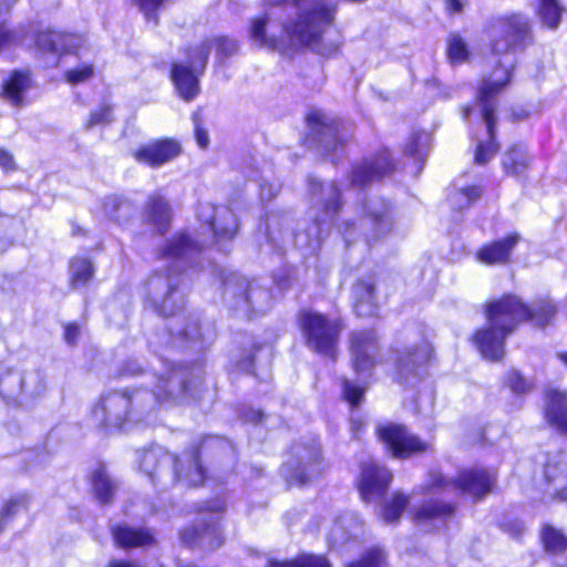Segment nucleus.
I'll use <instances>...</instances> for the list:
<instances>
[{
    "mask_svg": "<svg viewBox=\"0 0 567 567\" xmlns=\"http://www.w3.org/2000/svg\"><path fill=\"white\" fill-rule=\"evenodd\" d=\"M270 4L291 3L295 18L278 22L271 12L252 19L249 29L251 41L258 47L280 50L287 45H306L322 55L337 48L326 50L320 40L334 19L333 0H267Z\"/></svg>",
    "mask_w": 567,
    "mask_h": 567,
    "instance_id": "nucleus-1",
    "label": "nucleus"
},
{
    "mask_svg": "<svg viewBox=\"0 0 567 567\" xmlns=\"http://www.w3.org/2000/svg\"><path fill=\"white\" fill-rule=\"evenodd\" d=\"M491 50L494 55H505L506 61H498L492 74L483 81L480 89L478 101L481 113L486 124L488 138L487 143L480 142L476 146L474 161L483 165L487 163L498 150L495 143L494 94L502 91L511 80L515 61L509 55L523 50L532 42L529 20L520 13L496 19L488 29Z\"/></svg>",
    "mask_w": 567,
    "mask_h": 567,
    "instance_id": "nucleus-2",
    "label": "nucleus"
},
{
    "mask_svg": "<svg viewBox=\"0 0 567 567\" xmlns=\"http://www.w3.org/2000/svg\"><path fill=\"white\" fill-rule=\"evenodd\" d=\"M189 371L178 368L155 375L157 383L152 390L134 389L104 394L92 410V420L99 427L120 429L126 421L140 422L159 403L181 402L188 393Z\"/></svg>",
    "mask_w": 567,
    "mask_h": 567,
    "instance_id": "nucleus-3",
    "label": "nucleus"
},
{
    "mask_svg": "<svg viewBox=\"0 0 567 567\" xmlns=\"http://www.w3.org/2000/svg\"><path fill=\"white\" fill-rule=\"evenodd\" d=\"M555 313L556 308L548 301L530 308L516 296H504L487 306V324L476 332L475 344L485 359L499 361L504 357L505 339L520 322L532 320L544 326Z\"/></svg>",
    "mask_w": 567,
    "mask_h": 567,
    "instance_id": "nucleus-4",
    "label": "nucleus"
},
{
    "mask_svg": "<svg viewBox=\"0 0 567 567\" xmlns=\"http://www.w3.org/2000/svg\"><path fill=\"white\" fill-rule=\"evenodd\" d=\"M204 243L186 233L174 236L163 248L162 257L173 264L165 269L154 271L145 284L146 300L161 316H175L185 305L182 289L181 264L192 262L203 250Z\"/></svg>",
    "mask_w": 567,
    "mask_h": 567,
    "instance_id": "nucleus-5",
    "label": "nucleus"
},
{
    "mask_svg": "<svg viewBox=\"0 0 567 567\" xmlns=\"http://www.w3.org/2000/svg\"><path fill=\"white\" fill-rule=\"evenodd\" d=\"M310 209L312 223L295 234V246L309 254L316 252L328 235L341 207V192L333 181L321 182L309 177Z\"/></svg>",
    "mask_w": 567,
    "mask_h": 567,
    "instance_id": "nucleus-6",
    "label": "nucleus"
},
{
    "mask_svg": "<svg viewBox=\"0 0 567 567\" xmlns=\"http://www.w3.org/2000/svg\"><path fill=\"white\" fill-rule=\"evenodd\" d=\"M186 458L189 471L182 474L178 468V458L164 447L156 445L142 453L140 467L150 477L153 484L162 488H168L179 481H185L189 486H197L202 484L205 478L197 451L188 453Z\"/></svg>",
    "mask_w": 567,
    "mask_h": 567,
    "instance_id": "nucleus-7",
    "label": "nucleus"
},
{
    "mask_svg": "<svg viewBox=\"0 0 567 567\" xmlns=\"http://www.w3.org/2000/svg\"><path fill=\"white\" fill-rule=\"evenodd\" d=\"M226 509L223 499L216 498L204 503L196 523L181 532V540L188 546H199L214 550L224 542L219 519Z\"/></svg>",
    "mask_w": 567,
    "mask_h": 567,
    "instance_id": "nucleus-8",
    "label": "nucleus"
},
{
    "mask_svg": "<svg viewBox=\"0 0 567 567\" xmlns=\"http://www.w3.org/2000/svg\"><path fill=\"white\" fill-rule=\"evenodd\" d=\"M298 322L308 348L331 358L334 355L342 331L339 319L319 312L302 311Z\"/></svg>",
    "mask_w": 567,
    "mask_h": 567,
    "instance_id": "nucleus-9",
    "label": "nucleus"
},
{
    "mask_svg": "<svg viewBox=\"0 0 567 567\" xmlns=\"http://www.w3.org/2000/svg\"><path fill=\"white\" fill-rule=\"evenodd\" d=\"M224 300L230 308L249 316L265 312L270 306L271 295L257 281L231 275L224 282Z\"/></svg>",
    "mask_w": 567,
    "mask_h": 567,
    "instance_id": "nucleus-10",
    "label": "nucleus"
},
{
    "mask_svg": "<svg viewBox=\"0 0 567 567\" xmlns=\"http://www.w3.org/2000/svg\"><path fill=\"white\" fill-rule=\"evenodd\" d=\"M212 50L210 42H202L187 50V61L174 63L171 78L178 95L186 102L193 101L200 91L196 72H203L206 68Z\"/></svg>",
    "mask_w": 567,
    "mask_h": 567,
    "instance_id": "nucleus-11",
    "label": "nucleus"
},
{
    "mask_svg": "<svg viewBox=\"0 0 567 567\" xmlns=\"http://www.w3.org/2000/svg\"><path fill=\"white\" fill-rule=\"evenodd\" d=\"M281 471L289 484L302 485L317 478L323 471L318 441L293 444Z\"/></svg>",
    "mask_w": 567,
    "mask_h": 567,
    "instance_id": "nucleus-12",
    "label": "nucleus"
},
{
    "mask_svg": "<svg viewBox=\"0 0 567 567\" xmlns=\"http://www.w3.org/2000/svg\"><path fill=\"white\" fill-rule=\"evenodd\" d=\"M307 121L310 128L309 143L324 155L337 153L350 137L343 123L322 112L310 113Z\"/></svg>",
    "mask_w": 567,
    "mask_h": 567,
    "instance_id": "nucleus-13",
    "label": "nucleus"
},
{
    "mask_svg": "<svg viewBox=\"0 0 567 567\" xmlns=\"http://www.w3.org/2000/svg\"><path fill=\"white\" fill-rule=\"evenodd\" d=\"M495 483V474L487 470H465L456 480H449L440 473L431 475L429 492L457 489L471 497L478 499L492 492Z\"/></svg>",
    "mask_w": 567,
    "mask_h": 567,
    "instance_id": "nucleus-14",
    "label": "nucleus"
},
{
    "mask_svg": "<svg viewBox=\"0 0 567 567\" xmlns=\"http://www.w3.org/2000/svg\"><path fill=\"white\" fill-rule=\"evenodd\" d=\"M350 353L358 374L370 371L380 361V344L374 330H358L350 334Z\"/></svg>",
    "mask_w": 567,
    "mask_h": 567,
    "instance_id": "nucleus-15",
    "label": "nucleus"
},
{
    "mask_svg": "<svg viewBox=\"0 0 567 567\" xmlns=\"http://www.w3.org/2000/svg\"><path fill=\"white\" fill-rule=\"evenodd\" d=\"M197 217L214 233L217 240L231 239L238 230L237 218L227 206L217 207L210 203H199Z\"/></svg>",
    "mask_w": 567,
    "mask_h": 567,
    "instance_id": "nucleus-16",
    "label": "nucleus"
},
{
    "mask_svg": "<svg viewBox=\"0 0 567 567\" xmlns=\"http://www.w3.org/2000/svg\"><path fill=\"white\" fill-rule=\"evenodd\" d=\"M378 434L392 455L399 458L426 451L429 446L421 442L419 437L410 434L404 426L398 424L380 425Z\"/></svg>",
    "mask_w": 567,
    "mask_h": 567,
    "instance_id": "nucleus-17",
    "label": "nucleus"
},
{
    "mask_svg": "<svg viewBox=\"0 0 567 567\" xmlns=\"http://www.w3.org/2000/svg\"><path fill=\"white\" fill-rule=\"evenodd\" d=\"M391 480V472L377 461L363 462L359 483L362 499L371 502L381 497L389 488Z\"/></svg>",
    "mask_w": 567,
    "mask_h": 567,
    "instance_id": "nucleus-18",
    "label": "nucleus"
},
{
    "mask_svg": "<svg viewBox=\"0 0 567 567\" xmlns=\"http://www.w3.org/2000/svg\"><path fill=\"white\" fill-rule=\"evenodd\" d=\"M182 152V146L174 138H159L141 145L134 152V158L151 167H161L175 159Z\"/></svg>",
    "mask_w": 567,
    "mask_h": 567,
    "instance_id": "nucleus-19",
    "label": "nucleus"
},
{
    "mask_svg": "<svg viewBox=\"0 0 567 567\" xmlns=\"http://www.w3.org/2000/svg\"><path fill=\"white\" fill-rule=\"evenodd\" d=\"M365 216L360 219V228L365 234L367 244L388 234L392 227L390 217V205L383 199H375L363 207Z\"/></svg>",
    "mask_w": 567,
    "mask_h": 567,
    "instance_id": "nucleus-20",
    "label": "nucleus"
},
{
    "mask_svg": "<svg viewBox=\"0 0 567 567\" xmlns=\"http://www.w3.org/2000/svg\"><path fill=\"white\" fill-rule=\"evenodd\" d=\"M454 507L450 504L430 501L412 511L414 524L424 532L441 529L453 516Z\"/></svg>",
    "mask_w": 567,
    "mask_h": 567,
    "instance_id": "nucleus-21",
    "label": "nucleus"
},
{
    "mask_svg": "<svg viewBox=\"0 0 567 567\" xmlns=\"http://www.w3.org/2000/svg\"><path fill=\"white\" fill-rule=\"evenodd\" d=\"M393 169L394 164L390 159L389 152L384 150L374 157L364 159L361 164L353 167L351 184L357 187H363L389 175Z\"/></svg>",
    "mask_w": 567,
    "mask_h": 567,
    "instance_id": "nucleus-22",
    "label": "nucleus"
},
{
    "mask_svg": "<svg viewBox=\"0 0 567 567\" xmlns=\"http://www.w3.org/2000/svg\"><path fill=\"white\" fill-rule=\"evenodd\" d=\"M430 357L431 349L427 343L419 346L413 351L404 352L396 363L400 381L414 385L422 378L423 367Z\"/></svg>",
    "mask_w": 567,
    "mask_h": 567,
    "instance_id": "nucleus-23",
    "label": "nucleus"
},
{
    "mask_svg": "<svg viewBox=\"0 0 567 567\" xmlns=\"http://www.w3.org/2000/svg\"><path fill=\"white\" fill-rule=\"evenodd\" d=\"M545 419L560 434L567 435V393L549 390L545 395Z\"/></svg>",
    "mask_w": 567,
    "mask_h": 567,
    "instance_id": "nucleus-24",
    "label": "nucleus"
},
{
    "mask_svg": "<svg viewBox=\"0 0 567 567\" xmlns=\"http://www.w3.org/2000/svg\"><path fill=\"white\" fill-rule=\"evenodd\" d=\"M144 220L159 234L166 233L169 228L171 209L161 195L154 194L148 197L144 208Z\"/></svg>",
    "mask_w": 567,
    "mask_h": 567,
    "instance_id": "nucleus-25",
    "label": "nucleus"
},
{
    "mask_svg": "<svg viewBox=\"0 0 567 567\" xmlns=\"http://www.w3.org/2000/svg\"><path fill=\"white\" fill-rule=\"evenodd\" d=\"M518 240L519 236L517 234L509 235L503 240H496L481 248L477 251V258L481 262L486 265L507 262Z\"/></svg>",
    "mask_w": 567,
    "mask_h": 567,
    "instance_id": "nucleus-26",
    "label": "nucleus"
},
{
    "mask_svg": "<svg viewBox=\"0 0 567 567\" xmlns=\"http://www.w3.org/2000/svg\"><path fill=\"white\" fill-rule=\"evenodd\" d=\"M115 543L123 548L148 547L155 544L154 534L146 528H132L120 525L113 528Z\"/></svg>",
    "mask_w": 567,
    "mask_h": 567,
    "instance_id": "nucleus-27",
    "label": "nucleus"
},
{
    "mask_svg": "<svg viewBox=\"0 0 567 567\" xmlns=\"http://www.w3.org/2000/svg\"><path fill=\"white\" fill-rule=\"evenodd\" d=\"M354 310L360 317L373 316L377 311L374 281L360 279L352 287Z\"/></svg>",
    "mask_w": 567,
    "mask_h": 567,
    "instance_id": "nucleus-28",
    "label": "nucleus"
},
{
    "mask_svg": "<svg viewBox=\"0 0 567 567\" xmlns=\"http://www.w3.org/2000/svg\"><path fill=\"white\" fill-rule=\"evenodd\" d=\"M118 484L107 473L105 466L101 465L91 474V489L100 504L113 502Z\"/></svg>",
    "mask_w": 567,
    "mask_h": 567,
    "instance_id": "nucleus-29",
    "label": "nucleus"
},
{
    "mask_svg": "<svg viewBox=\"0 0 567 567\" xmlns=\"http://www.w3.org/2000/svg\"><path fill=\"white\" fill-rule=\"evenodd\" d=\"M362 532V523L353 513L341 515L331 528L330 538L333 544L346 543L351 537H358Z\"/></svg>",
    "mask_w": 567,
    "mask_h": 567,
    "instance_id": "nucleus-30",
    "label": "nucleus"
},
{
    "mask_svg": "<svg viewBox=\"0 0 567 567\" xmlns=\"http://www.w3.org/2000/svg\"><path fill=\"white\" fill-rule=\"evenodd\" d=\"M0 398L7 403L19 405L24 402L20 371L6 370L0 373Z\"/></svg>",
    "mask_w": 567,
    "mask_h": 567,
    "instance_id": "nucleus-31",
    "label": "nucleus"
},
{
    "mask_svg": "<svg viewBox=\"0 0 567 567\" xmlns=\"http://www.w3.org/2000/svg\"><path fill=\"white\" fill-rule=\"evenodd\" d=\"M502 166L507 175L519 176L529 166V156L526 147L515 144L502 157Z\"/></svg>",
    "mask_w": 567,
    "mask_h": 567,
    "instance_id": "nucleus-32",
    "label": "nucleus"
},
{
    "mask_svg": "<svg viewBox=\"0 0 567 567\" xmlns=\"http://www.w3.org/2000/svg\"><path fill=\"white\" fill-rule=\"evenodd\" d=\"M30 87V78L25 72H13L3 83V95L12 105L19 106L23 102V95Z\"/></svg>",
    "mask_w": 567,
    "mask_h": 567,
    "instance_id": "nucleus-33",
    "label": "nucleus"
},
{
    "mask_svg": "<svg viewBox=\"0 0 567 567\" xmlns=\"http://www.w3.org/2000/svg\"><path fill=\"white\" fill-rule=\"evenodd\" d=\"M65 40H76L79 43L82 41L74 33L47 30L37 35L35 44L42 51L62 53V49L69 47Z\"/></svg>",
    "mask_w": 567,
    "mask_h": 567,
    "instance_id": "nucleus-34",
    "label": "nucleus"
},
{
    "mask_svg": "<svg viewBox=\"0 0 567 567\" xmlns=\"http://www.w3.org/2000/svg\"><path fill=\"white\" fill-rule=\"evenodd\" d=\"M409 504L410 496L396 491L389 499L384 501L380 511V518L386 524H396Z\"/></svg>",
    "mask_w": 567,
    "mask_h": 567,
    "instance_id": "nucleus-35",
    "label": "nucleus"
},
{
    "mask_svg": "<svg viewBox=\"0 0 567 567\" xmlns=\"http://www.w3.org/2000/svg\"><path fill=\"white\" fill-rule=\"evenodd\" d=\"M545 477V495H548L549 489H555L567 484V462L559 457V460L548 461L544 470Z\"/></svg>",
    "mask_w": 567,
    "mask_h": 567,
    "instance_id": "nucleus-36",
    "label": "nucleus"
},
{
    "mask_svg": "<svg viewBox=\"0 0 567 567\" xmlns=\"http://www.w3.org/2000/svg\"><path fill=\"white\" fill-rule=\"evenodd\" d=\"M105 215L117 221L118 224L126 223L133 215L134 208L132 204L117 196L106 197L103 204Z\"/></svg>",
    "mask_w": 567,
    "mask_h": 567,
    "instance_id": "nucleus-37",
    "label": "nucleus"
},
{
    "mask_svg": "<svg viewBox=\"0 0 567 567\" xmlns=\"http://www.w3.org/2000/svg\"><path fill=\"white\" fill-rule=\"evenodd\" d=\"M20 379L24 401L42 394L45 390L44 378L40 370L20 372Z\"/></svg>",
    "mask_w": 567,
    "mask_h": 567,
    "instance_id": "nucleus-38",
    "label": "nucleus"
},
{
    "mask_svg": "<svg viewBox=\"0 0 567 567\" xmlns=\"http://www.w3.org/2000/svg\"><path fill=\"white\" fill-rule=\"evenodd\" d=\"M537 2V14L544 25L556 29L561 19L563 7L558 0H535Z\"/></svg>",
    "mask_w": 567,
    "mask_h": 567,
    "instance_id": "nucleus-39",
    "label": "nucleus"
},
{
    "mask_svg": "<svg viewBox=\"0 0 567 567\" xmlns=\"http://www.w3.org/2000/svg\"><path fill=\"white\" fill-rule=\"evenodd\" d=\"M71 284L74 288L85 286L93 277L94 269L87 258H74L70 262Z\"/></svg>",
    "mask_w": 567,
    "mask_h": 567,
    "instance_id": "nucleus-40",
    "label": "nucleus"
},
{
    "mask_svg": "<svg viewBox=\"0 0 567 567\" xmlns=\"http://www.w3.org/2000/svg\"><path fill=\"white\" fill-rule=\"evenodd\" d=\"M482 195V189L478 186L462 187L450 194L449 199L451 205L456 209H464L470 207Z\"/></svg>",
    "mask_w": 567,
    "mask_h": 567,
    "instance_id": "nucleus-41",
    "label": "nucleus"
},
{
    "mask_svg": "<svg viewBox=\"0 0 567 567\" xmlns=\"http://www.w3.org/2000/svg\"><path fill=\"white\" fill-rule=\"evenodd\" d=\"M269 567H331L321 555L303 554L290 561H270Z\"/></svg>",
    "mask_w": 567,
    "mask_h": 567,
    "instance_id": "nucleus-42",
    "label": "nucleus"
},
{
    "mask_svg": "<svg viewBox=\"0 0 567 567\" xmlns=\"http://www.w3.org/2000/svg\"><path fill=\"white\" fill-rule=\"evenodd\" d=\"M23 228L21 219L13 216L0 215V240L13 243L23 231Z\"/></svg>",
    "mask_w": 567,
    "mask_h": 567,
    "instance_id": "nucleus-43",
    "label": "nucleus"
},
{
    "mask_svg": "<svg viewBox=\"0 0 567 567\" xmlns=\"http://www.w3.org/2000/svg\"><path fill=\"white\" fill-rule=\"evenodd\" d=\"M543 542L547 551L561 554L567 548V538L557 529L547 526L543 530Z\"/></svg>",
    "mask_w": 567,
    "mask_h": 567,
    "instance_id": "nucleus-44",
    "label": "nucleus"
},
{
    "mask_svg": "<svg viewBox=\"0 0 567 567\" xmlns=\"http://www.w3.org/2000/svg\"><path fill=\"white\" fill-rule=\"evenodd\" d=\"M95 74V66L93 63L83 62L74 68L65 71L64 80L72 84H81L91 80Z\"/></svg>",
    "mask_w": 567,
    "mask_h": 567,
    "instance_id": "nucleus-45",
    "label": "nucleus"
},
{
    "mask_svg": "<svg viewBox=\"0 0 567 567\" xmlns=\"http://www.w3.org/2000/svg\"><path fill=\"white\" fill-rule=\"evenodd\" d=\"M505 384L516 394H526L534 389L532 379L524 377L518 370L512 369L505 377Z\"/></svg>",
    "mask_w": 567,
    "mask_h": 567,
    "instance_id": "nucleus-46",
    "label": "nucleus"
},
{
    "mask_svg": "<svg viewBox=\"0 0 567 567\" xmlns=\"http://www.w3.org/2000/svg\"><path fill=\"white\" fill-rule=\"evenodd\" d=\"M430 143V136L426 133H415L404 147V153L417 161H424Z\"/></svg>",
    "mask_w": 567,
    "mask_h": 567,
    "instance_id": "nucleus-47",
    "label": "nucleus"
},
{
    "mask_svg": "<svg viewBox=\"0 0 567 567\" xmlns=\"http://www.w3.org/2000/svg\"><path fill=\"white\" fill-rule=\"evenodd\" d=\"M202 339H204V337L200 332L199 321L195 318H189L187 320L186 327H184L182 330H178L176 337L172 336V342L174 346H181L178 343L179 341L197 343Z\"/></svg>",
    "mask_w": 567,
    "mask_h": 567,
    "instance_id": "nucleus-48",
    "label": "nucleus"
},
{
    "mask_svg": "<svg viewBox=\"0 0 567 567\" xmlns=\"http://www.w3.org/2000/svg\"><path fill=\"white\" fill-rule=\"evenodd\" d=\"M347 567H386V554L382 548L373 547L360 560L352 561Z\"/></svg>",
    "mask_w": 567,
    "mask_h": 567,
    "instance_id": "nucleus-49",
    "label": "nucleus"
},
{
    "mask_svg": "<svg viewBox=\"0 0 567 567\" xmlns=\"http://www.w3.org/2000/svg\"><path fill=\"white\" fill-rule=\"evenodd\" d=\"M447 55L452 63H463L468 58L467 44L458 34H451L447 41Z\"/></svg>",
    "mask_w": 567,
    "mask_h": 567,
    "instance_id": "nucleus-50",
    "label": "nucleus"
},
{
    "mask_svg": "<svg viewBox=\"0 0 567 567\" xmlns=\"http://www.w3.org/2000/svg\"><path fill=\"white\" fill-rule=\"evenodd\" d=\"M29 498L27 495H18L9 499L1 511V519L8 520L12 518L17 513L25 511L28 508Z\"/></svg>",
    "mask_w": 567,
    "mask_h": 567,
    "instance_id": "nucleus-51",
    "label": "nucleus"
},
{
    "mask_svg": "<svg viewBox=\"0 0 567 567\" xmlns=\"http://www.w3.org/2000/svg\"><path fill=\"white\" fill-rule=\"evenodd\" d=\"M112 121V107L104 104L91 113L89 121L85 123V127L91 128L96 125H105Z\"/></svg>",
    "mask_w": 567,
    "mask_h": 567,
    "instance_id": "nucleus-52",
    "label": "nucleus"
},
{
    "mask_svg": "<svg viewBox=\"0 0 567 567\" xmlns=\"http://www.w3.org/2000/svg\"><path fill=\"white\" fill-rule=\"evenodd\" d=\"M343 396L344 399L352 405L358 406L363 400L364 388L350 382L349 380H343Z\"/></svg>",
    "mask_w": 567,
    "mask_h": 567,
    "instance_id": "nucleus-53",
    "label": "nucleus"
},
{
    "mask_svg": "<svg viewBox=\"0 0 567 567\" xmlns=\"http://www.w3.org/2000/svg\"><path fill=\"white\" fill-rule=\"evenodd\" d=\"M204 42H210L212 47L216 44L218 53L224 58L231 56L238 51L237 41L226 37H220L214 40H205Z\"/></svg>",
    "mask_w": 567,
    "mask_h": 567,
    "instance_id": "nucleus-54",
    "label": "nucleus"
},
{
    "mask_svg": "<svg viewBox=\"0 0 567 567\" xmlns=\"http://www.w3.org/2000/svg\"><path fill=\"white\" fill-rule=\"evenodd\" d=\"M23 40L19 30H8L0 24V50L17 44Z\"/></svg>",
    "mask_w": 567,
    "mask_h": 567,
    "instance_id": "nucleus-55",
    "label": "nucleus"
},
{
    "mask_svg": "<svg viewBox=\"0 0 567 567\" xmlns=\"http://www.w3.org/2000/svg\"><path fill=\"white\" fill-rule=\"evenodd\" d=\"M195 125V138L199 147L206 148L209 144L207 131L202 126L198 113L193 114Z\"/></svg>",
    "mask_w": 567,
    "mask_h": 567,
    "instance_id": "nucleus-56",
    "label": "nucleus"
},
{
    "mask_svg": "<svg viewBox=\"0 0 567 567\" xmlns=\"http://www.w3.org/2000/svg\"><path fill=\"white\" fill-rule=\"evenodd\" d=\"M259 187H260V197L262 200L272 199L280 190V186L277 183L264 182L259 185Z\"/></svg>",
    "mask_w": 567,
    "mask_h": 567,
    "instance_id": "nucleus-57",
    "label": "nucleus"
},
{
    "mask_svg": "<svg viewBox=\"0 0 567 567\" xmlns=\"http://www.w3.org/2000/svg\"><path fill=\"white\" fill-rule=\"evenodd\" d=\"M142 372V367L135 360L126 361L121 369V375L125 377H135Z\"/></svg>",
    "mask_w": 567,
    "mask_h": 567,
    "instance_id": "nucleus-58",
    "label": "nucleus"
},
{
    "mask_svg": "<svg viewBox=\"0 0 567 567\" xmlns=\"http://www.w3.org/2000/svg\"><path fill=\"white\" fill-rule=\"evenodd\" d=\"M0 167L4 171H13L16 168L12 154L2 147H0Z\"/></svg>",
    "mask_w": 567,
    "mask_h": 567,
    "instance_id": "nucleus-59",
    "label": "nucleus"
},
{
    "mask_svg": "<svg viewBox=\"0 0 567 567\" xmlns=\"http://www.w3.org/2000/svg\"><path fill=\"white\" fill-rule=\"evenodd\" d=\"M80 336V328L75 323H70L65 327L64 338L69 344L75 343Z\"/></svg>",
    "mask_w": 567,
    "mask_h": 567,
    "instance_id": "nucleus-60",
    "label": "nucleus"
},
{
    "mask_svg": "<svg viewBox=\"0 0 567 567\" xmlns=\"http://www.w3.org/2000/svg\"><path fill=\"white\" fill-rule=\"evenodd\" d=\"M547 496L553 501L567 502V486L563 485L561 487L549 489Z\"/></svg>",
    "mask_w": 567,
    "mask_h": 567,
    "instance_id": "nucleus-61",
    "label": "nucleus"
},
{
    "mask_svg": "<svg viewBox=\"0 0 567 567\" xmlns=\"http://www.w3.org/2000/svg\"><path fill=\"white\" fill-rule=\"evenodd\" d=\"M81 38V42L79 43L76 40H65V43L69 44V47H65V49H62V53H73L76 52L80 48H82L85 44V38L81 34H76Z\"/></svg>",
    "mask_w": 567,
    "mask_h": 567,
    "instance_id": "nucleus-62",
    "label": "nucleus"
},
{
    "mask_svg": "<svg viewBox=\"0 0 567 567\" xmlns=\"http://www.w3.org/2000/svg\"><path fill=\"white\" fill-rule=\"evenodd\" d=\"M446 9L450 13H460L463 10V0H445Z\"/></svg>",
    "mask_w": 567,
    "mask_h": 567,
    "instance_id": "nucleus-63",
    "label": "nucleus"
},
{
    "mask_svg": "<svg viewBox=\"0 0 567 567\" xmlns=\"http://www.w3.org/2000/svg\"><path fill=\"white\" fill-rule=\"evenodd\" d=\"M252 363H254V358H252V354L249 353L248 355H246L243 360H240L237 363V367H238V370H243L245 372L250 373L251 369H252Z\"/></svg>",
    "mask_w": 567,
    "mask_h": 567,
    "instance_id": "nucleus-64",
    "label": "nucleus"
}]
</instances>
